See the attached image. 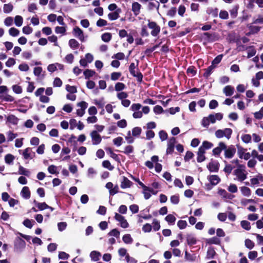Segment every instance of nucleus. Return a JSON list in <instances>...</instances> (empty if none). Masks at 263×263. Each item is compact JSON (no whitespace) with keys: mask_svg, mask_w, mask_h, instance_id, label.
<instances>
[{"mask_svg":"<svg viewBox=\"0 0 263 263\" xmlns=\"http://www.w3.org/2000/svg\"><path fill=\"white\" fill-rule=\"evenodd\" d=\"M215 251L212 248H209L207 251L206 258L208 259L213 258L215 255Z\"/></svg>","mask_w":263,"mask_h":263,"instance_id":"41","label":"nucleus"},{"mask_svg":"<svg viewBox=\"0 0 263 263\" xmlns=\"http://www.w3.org/2000/svg\"><path fill=\"white\" fill-rule=\"evenodd\" d=\"M142 129L139 127H135L132 130V135L134 136H138L141 133Z\"/></svg>","mask_w":263,"mask_h":263,"instance_id":"56","label":"nucleus"},{"mask_svg":"<svg viewBox=\"0 0 263 263\" xmlns=\"http://www.w3.org/2000/svg\"><path fill=\"white\" fill-rule=\"evenodd\" d=\"M125 88V85L123 83L118 82L115 86V90L117 91H121Z\"/></svg>","mask_w":263,"mask_h":263,"instance_id":"51","label":"nucleus"},{"mask_svg":"<svg viewBox=\"0 0 263 263\" xmlns=\"http://www.w3.org/2000/svg\"><path fill=\"white\" fill-rule=\"evenodd\" d=\"M73 35L81 42L85 41L84 35L83 30L78 26H76L73 28L72 30Z\"/></svg>","mask_w":263,"mask_h":263,"instance_id":"8","label":"nucleus"},{"mask_svg":"<svg viewBox=\"0 0 263 263\" xmlns=\"http://www.w3.org/2000/svg\"><path fill=\"white\" fill-rule=\"evenodd\" d=\"M122 240L126 244H131L133 241V239L130 235L128 234L124 235L123 236Z\"/></svg>","mask_w":263,"mask_h":263,"instance_id":"30","label":"nucleus"},{"mask_svg":"<svg viewBox=\"0 0 263 263\" xmlns=\"http://www.w3.org/2000/svg\"><path fill=\"white\" fill-rule=\"evenodd\" d=\"M209 180L212 185H216L220 181L219 177L217 175H211L209 177Z\"/></svg>","mask_w":263,"mask_h":263,"instance_id":"25","label":"nucleus"},{"mask_svg":"<svg viewBox=\"0 0 263 263\" xmlns=\"http://www.w3.org/2000/svg\"><path fill=\"white\" fill-rule=\"evenodd\" d=\"M111 34L108 32L104 33L101 35V39L104 42H109L111 40Z\"/></svg>","mask_w":263,"mask_h":263,"instance_id":"31","label":"nucleus"},{"mask_svg":"<svg viewBox=\"0 0 263 263\" xmlns=\"http://www.w3.org/2000/svg\"><path fill=\"white\" fill-rule=\"evenodd\" d=\"M148 27L152 29L151 35L153 36H157L160 32V27L155 22L148 21Z\"/></svg>","mask_w":263,"mask_h":263,"instance_id":"3","label":"nucleus"},{"mask_svg":"<svg viewBox=\"0 0 263 263\" xmlns=\"http://www.w3.org/2000/svg\"><path fill=\"white\" fill-rule=\"evenodd\" d=\"M66 89L71 93H74L77 92V88L74 86L67 85L66 86Z\"/></svg>","mask_w":263,"mask_h":263,"instance_id":"58","label":"nucleus"},{"mask_svg":"<svg viewBox=\"0 0 263 263\" xmlns=\"http://www.w3.org/2000/svg\"><path fill=\"white\" fill-rule=\"evenodd\" d=\"M36 206L38 209L41 210H44L49 208V205H48L45 202H37L35 201H34Z\"/></svg>","mask_w":263,"mask_h":263,"instance_id":"35","label":"nucleus"},{"mask_svg":"<svg viewBox=\"0 0 263 263\" xmlns=\"http://www.w3.org/2000/svg\"><path fill=\"white\" fill-rule=\"evenodd\" d=\"M165 219V220L168 223H169L171 224H174L175 223V221L176 220L175 217L172 214H169L167 216H166Z\"/></svg>","mask_w":263,"mask_h":263,"instance_id":"43","label":"nucleus"},{"mask_svg":"<svg viewBox=\"0 0 263 263\" xmlns=\"http://www.w3.org/2000/svg\"><path fill=\"white\" fill-rule=\"evenodd\" d=\"M107 21L102 18H99L96 23L97 26L99 27L105 26L107 25Z\"/></svg>","mask_w":263,"mask_h":263,"instance_id":"61","label":"nucleus"},{"mask_svg":"<svg viewBox=\"0 0 263 263\" xmlns=\"http://www.w3.org/2000/svg\"><path fill=\"white\" fill-rule=\"evenodd\" d=\"M245 243L246 248L250 250L252 249L254 247V243L249 239H246Z\"/></svg>","mask_w":263,"mask_h":263,"instance_id":"49","label":"nucleus"},{"mask_svg":"<svg viewBox=\"0 0 263 263\" xmlns=\"http://www.w3.org/2000/svg\"><path fill=\"white\" fill-rule=\"evenodd\" d=\"M211 123L210 119L208 117H203L201 121V125L203 127L208 128Z\"/></svg>","mask_w":263,"mask_h":263,"instance_id":"46","label":"nucleus"},{"mask_svg":"<svg viewBox=\"0 0 263 263\" xmlns=\"http://www.w3.org/2000/svg\"><path fill=\"white\" fill-rule=\"evenodd\" d=\"M213 146V144L211 142H210L207 141H204L202 142V145L199 147V149L204 151L205 152V151L206 149H210Z\"/></svg>","mask_w":263,"mask_h":263,"instance_id":"20","label":"nucleus"},{"mask_svg":"<svg viewBox=\"0 0 263 263\" xmlns=\"http://www.w3.org/2000/svg\"><path fill=\"white\" fill-rule=\"evenodd\" d=\"M256 51L255 49V48H254L252 47H250L248 49V58H250L251 57H252L256 54Z\"/></svg>","mask_w":263,"mask_h":263,"instance_id":"57","label":"nucleus"},{"mask_svg":"<svg viewBox=\"0 0 263 263\" xmlns=\"http://www.w3.org/2000/svg\"><path fill=\"white\" fill-rule=\"evenodd\" d=\"M223 118V115L221 113L218 112L214 114H210L208 116V118L210 119L211 123L214 124L216 122V120L220 121Z\"/></svg>","mask_w":263,"mask_h":263,"instance_id":"14","label":"nucleus"},{"mask_svg":"<svg viewBox=\"0 0 263 263\" xmlns=\"http://www.w3.org/2000/svg\"><path fill=\"white\" fill-rule=\"evenodd\" d=\"M21 194L24 198L29 199L30 197V192L29 187L27 186L23 187L21 191Z\"/></svg>","mask_w":263,"mask_h":263,"instance_id":"22","label":"nucleus"},{"mask_svg":"<svg viewBox=\"0 0 263 263\" xmlns=\"http://www.w3.org/2000/svg\"><path fill=\"white\" fill-rule=\"evenodd\" d=\"M228 190L232 193H236L238 191L237 186L235 184H230L228 188Z\"/></svg>","mask_w":263,"mask_h":263,"instance_id":"60","label":"nucleus"},{"mask_svg":"<svg viewBox=\"0 0 263 263\" xmlns=\"http://www.w3.org/2000/svg\"><path fill=\"white\" fill-rule=\"evenodd\" d=\"M240 190L243 196L249 197L251 195V190L247 186H243L240 187Z\"/></svg>","mask_w":263,"mask_h":263,"instance_id":"24","label":"nucleus"},{"mask_svg":"<svg viewBox=\"0 0 263 263\" xmlns=\"http://www.w3.org/2000/svg\"><path fill=\"white\" fill-rule=\"evenodd\" d=\"M176 142V138L174 137H171L167 141L166 154H171L174 152L175 144Z\"/></svg>","mask_w":263,"mask_h":263,"instance_id":"11","label":"nucleus"},{"mask_svg":"<svg viewBox=\"0 0 263 263\" xmlns=\"http://www.w3.org/2000/svg\"><path fill=\"white\" fill-rule=\"evenodd\" d=\"M18 173L20 175H24L27 177H29L31 174V172L29 170L24 167L21 165H20L18 167Z\"/></svg>","mask_w":263,"mask_h":263,"instance_id":"21","label":"nucleus"},{"mask_svg":"<svg viewBox=\"0 0 263 263\" xmlns=\"http://www.w3.org/2000/svg\"><path fill=\"white\" fill-rule=\"evenodd\" d=\"M9 33L12 36H17L20 33L19 30L14 27H12L9 30Z\"/></svg>","mask_w":263,"mask_h":263,"instance_id":"42","label":"nucleus"},{"mask_svg":"<svg viewBox=\"0 0 263 263\" xmlns=\"http://www.w3.org/2000/svg\"><path fill=\"white\" fill-rule=\"evenodd\" d=\"M133 151L134 147L132 145H128L124 148V150L123 151V152L125 154L128 155L130 153H132Z\"/></svg>","mask_w":263,"mask_h":263,"instance_id":"63","label":"nucleus"},{"mask_svg":"<svg viewBox=\"0 0 263 263\" xmlns=\"http://www.w3.org/2000/svg\"><path fill=\"white\" fill-rule=\"evenodd\" d=\"M224 151L225 157L229 159L232 158L236 153V149L232 145L227 147Z\"/></svg>","mask_w":263,"mask_h":263,"instance_id":"12","label":"nucleus"},{"mask_svg":"<svg viewBox=\"0 0 263 263\" xmlns=\"http://www.w3.org/2000/svg\"><path fill=\"white\" fill-rule=\"evenodd\" d=\"M227 148V145L224 143L220 142L219 143L217 147L213 149V154L215 156H219L222 150Z\"/></svg>","mask_w":263,"mask_h":263,"instance_id":"13","label":"nucleus"},{"mask_svg":"<svg viewBox=\"0 0 263 263\" xmlns=\"http://www.w3.org/2000/svg\"><path fill=\"white\" fill-rule=\"evenodd\" d=\"M7 121L13 125H16L18 123V119L14 115H10L7 118Z\"/></svg>","mask_w":263,"mask_h":263,"instance_id":"27","label":"nucleus"},{"mask_svg":"<svg viewBox=\"0 0 263 263\" xmlns=\"http://www.w3.org/2000/svg\"><path fill=\"white\" fill-rule=\"evenodd\" d=\"M215 68V66L211 65L208 68L205 70V72L203 74L204 77L208 78L211 74L213 70Z\"/></svg>","mask_w":263,"mask_h":263,"instance_id":"48","label":"nucleus"},{"mask_svg":"<svg viewBox=\"0 0 263 263\" xmlns=\"http://www.w3.org/2000/svg\"><path fill=\"white\" fill-rule=\"evenodd\" d=\"M247 174L246 167L243 165H239V167L234 171V175L236 176L235 179L240 182L244 181L247 178Z\"/></svg>","mask_w":263,"mask_h":263,"instance_id":"1","label":"nucleus"},{"mask_svg":"<svg viewBox=\"0 0 263 263\" xmlns=\"http://www.w3.org/2000/svg\"><path fill=\"white\" fill-rule=\"evenodd\" d=\"M133 183L127 178L125 177H123V179L121 183V187L122 189L129 188Z\"/></svg>","mask_w":263,"mask_h":263,"instance_id":"18","label":"nucleus"},{"mask_svg":"<svg viewBox=\"0 0 263 263\" xmlns=\"http://www.w3.org/2000/svg\"><path fill=\"white\" fill-rule=\"evenodd\" d=\"M232 134V130L230 128H226L224 129H218L215 133V135L217 138L220 139L226 137L227 139H230Z\"/></svg>","mask_w":263,"mask_h":263,"instance_id":"2","label":"nucleus"},{"mask_svg":"<svg viewBox=\"0 0 263 263\" xmlns=\"http://www.w3.org/2000/svg\"><path fill=\"white\" fill-rule=\"evenodd\" d=\"M185 258L188 261H194L196 260V256L194 254H190L187 251H185Z\"/></svg>","mask_w":263,"mask_h":263,"instance_id":"39","label":"nucleus"},{"mask_svg":"<svg viewBox=\"0 0 263 263\" xmlns=\"http://www.w3.org/2000/svg\"><path fill=\"white\" fill-rule=\"evenodd\" d=\"M205 152L203 151L199 148L198 152L197 153V160L198 162H203L205 159V157L204 156Z\"/></svg>","mask_w":263,"mask_h":263,"instance_id":"26","label":"nucleus"},{"mask_svg":"<svg viewBox=\"0 0 263 263\" xmlns=\"http://www.w3.org/2000/svg\"><path fill=\"white\" fill-rule=\"evenodd\" d=\"M89 256L91 260L93 261H97L100 259L101 256V254L98 251H92L90 252Z\"/></svg>","mask_w":263,"mask_h":263,"instance_id":"19","label":"nucleus"},{"mask_svg":"<svg viewBox=\"0 0 263 263\" xmlns=\"http://www.w3.org/2000/svg\"><path fill=\"white\" fill-rule=\"evenodd\" d=\"M34 221L29 219H26L23 221V224L27 228L31 229L33 227Z\"/></svg>","mask_w":263,"mask_h":263,"instance_id":"52","label":"nucleus"},{"mask_svg":"<svg viewBox=\"0 0 263 263\" xmlns=\"http://www.w3.org/2000/svg\"><path fill=\"white\" fill-rule=\"evenodd\" d=\"M7 140L8 142L12 141L17 137V134L13 133L11 131H9L6 133Z\"/></svg>","mask_w":263,"mask_h":263,"instance_id":"40","label":"nucleus"},{"mask_svg":"<svg viewBox=\"0 0 263 263\" xmlns=\"http://www.w3.org/2000/svg\"><path fill=\"white\" fill-rule=\"evenodd\" d=\"M241 139L243 142L248 143L251 142V136L249 134H245L241 136Z\"/></svg>","mask_w":263,"mask_h":263,"instance_id":"62","label":"nucleus"},{"mask_svg":"<svg viewBox=\"0 0 263 263\" xmlns=\"http://www.w3.org/2000/svg\"><path fill=\"white\" fill-rule=\"evenodd\" d=\"M102 165L104 167L111 171L114 169V166H112L110 162L108 160H105L102 162Z\"/></svg>","mask_w":263,"mask_h":263,"instance_id":"55","label":"nucleus"},{"mask_svg":"<svg viewBox=\"0 0 263 263\" xmlns=\"http://www.w3.org/2000/svg\"><path fill=\"white\" fill-rule=\"evenodd\" d=\"M207 13L212 15L214 17H216L218 15V9L216 8H208L207 11Z\"/></svg>","mask_w":263,"mask_h":263,"instance_id":"34","label":"nucleus"},{"mask_svg":"<svg viewBox=\"0 0 263 263\" xmlns=\"http://www.w3.org/2000/svg\"><path fill=\"white\" fill-rule=\"evenodd\" d=\"M240 224L241 227L246 230L249 231L251 229L250 223L248 221L242 220L241 221Z\"/></svg>","mask_w":263,"mask_h":263,"instance_id":"44","label":"nucleus"},{"mask_svg":"<svg viewBox=\"0 0 263 263\" xmlns=\"http://www.w3.org/2000/svg\"><path fill=\"white\" fill-rule=\"evenodd\" d=\"M95 71L89 70V69H86L84 71V75L85 76V79H88L90 77H92L95 74Z\"/></svg>","mask_w":263,"mask_h":263,"instance_id":"50","label":"nucleus"},{"mask_svg":"<svg viewBox=\"0 0 263 263\" xmlns=\"http://www.w3.org/2000/svg\"><path fill=\"white\" fill-rule=\"evenodd\" d=\"M55 32L57 34H64L66 32V28L64 27L57 26L55 28Z\"/></svg>","mask_w":263,"mask_h":263,"instance_id":"54","label":"nucleus"},{"mask_svg":"<svg viewBox=\"0 0 263 263\" xmlns=\"http://www.w3.org/2000/svg\"><path fill=\"white\" fill-rule=\"evenodd\" d=\"M26 247V242L22 239L17 237L14 242V249L17 252H21Z\"/></svg>","mask_w":263,"mask_h":263,"instance_id":"6","label":"nucleus"},{"mask_svg":"<svg viewBox=\"0 0 263 263\" xmlns=\"http://www.w3.org/2000/svg\"><path fill=\"white\" fill-rule=\"evenodd\" d=\"M129 70L131 74L137 78L138 81L141 82L142 80V75L140 72L136 71V66L134 63L130 64Z\"/></svg>","mask_w":263,"mask_h":263,"instance_id":"9","label":"nucleus"},{"mask_svg":"<svg viewBox=\"0 0 263 263\" xmlns=\"http://www.w3.org/2000/svg\"><path fill=\"white\" fill-rule=\"evenodd\" d=\"M143 189V194L144 195V198L145 199H148L151 197V194L150 192L149 191V187L145 185V188H142Z\"/></svg>","mask_w":263,"mask_h":263,"instance_id":"37","label":"nucleus"},{"mask_svg":"<svg viewBox=\"0 0 263 263\" xmlns=\"http://www.w3.org/2000/svg\"><path fill=\"white\" fill-rule=\"evenodd\" d=\"M121 76V73L120 72H114L110 74V79L112 81H117L119 79Z\"/></svg>","mask_w":263,"mask_h":263,"instance_id":"47","label":"nucleus"},{"mask_svg":"<svg viewBox=\"0 0 263 263\" xmlns=\"http://www.w3.org/2000/svg\"><path fill=\"white\" fill-rule=\"evenodd\" d=\"M122 10L121 8H118L112 12L108 14V18L110 21H115L117 20L120 17V14L121 13Z\"/></svg>","mask_w":263,"mask_h":263,"instance_id":"15","label":"nucleus"},{"mask_svg":"<svg viewBox=\"0 0 263 263\" xmlns=\"http://www.w3.org/2000/svg\"><path fill=\"white\" fill-rule=\"evenodd\" d=\"M18 152L22 154L25 160L31 159L35 156V153L32 152V149L30 147H27L22 150H19Z\"/></svg>","mask_w":263,"mask_h":263,"instance_id":"4","label":"nucleus"},{"mask_svg":"<svg viewBox=\"0 0 263 263\" xmlns=\"http://www.w3.org/2000/svg\"><path fill=\"white\" fill-rule=\"evenodd\" d=\"M23 22V18L20 15H16L14 18V23L17 27H20L22 25Z\"/></svg>","mask_w":263,"mask_h":263,"instance_id":"36","label":"nucleus"},{"mask_svg":"<svg viewBox=\"0 0 263 263\" xmlns=\"http://www.w3.org/2000/svg\"><path fill=\"white\" fill-rule=\"evenodd\" d=\"M69 45L72 49H77L79 46V42L75 39H70L69 41Z\"/></svg>","mask_w":263,"mask_h":263,"instance_id":"33","label":"nucleus"},{"mask_svg":"<svg viewBox=\"0 0 263 263\" xmlns=\"http://www.w3.org/2000/svg\"><path fill=\"white\" fill-rule=\"evenodd\" d=\"M14 160V157L11 154H7L5 157V162L9 164L12 163Z\"/></svg>","mask_w":263,"mask_h":263,"instance_id":"38","label":"nucleus"},{"mask_svg":"<svg viewBox=\"0 0 263 263\" xmlns=\"http://www.w3.org/2000/svg\"><path fill=\"white\" fill-rule=\"evenodd\" d=\"M234 92V88L231 85H227L223 89V92L226 96L230 97Z\"/></svg>","mask_w":263,"mask_h":263,"instance_id":"17","label":"nucleus"},{"mask_svg":"<svg viewBox=\"0 0 263 263\" xmlns=\"http://www.w3.org/2000/svg\"><path fill=\"white\" fill-rule=\"evenodd\" d=\"M12 90L13 92L16 94H20L22 92V88L17 85H14L12 86Z\"/></svg>","mask_w":263,"mask_h":263,"instance_id":"53","label":"nucleus"},{"mask_svg":"<svg viewBox=\"0 0 263 263\" xmlns=\"http://www.w3.org/2000/svg\"><path fill=\"white\" fill-rule=\"evenodd\" d=\"M223 57L222 54L217 55L212 61V65L215 66V67L221 61Z\"/></svg>","mask_w":263,"mask_h":263,"instance_id":"45","label":"nucleus"},{"mask_svg":"<svg viewBox=\"0 0 263 263\" xmlns=\"http://www.w3.org/2000/svg\"><path fill=\"white\" fill-rule=\"evenodd\" d=\"M115 219L120 223V226L123 228H127L129 227V224L125 217L122 215L116 213Z\"/></svg>","mask_w":263,"mask_h":263,"instance_id":"7","label":"nucleus"},{"mask_svg":"<svg viewBox=\"0 0 263 263\" xmlns=\"http://www.w3.org/2000/svg\"><path fill=\"white\" fill-rule=\"evenodd\" d=\"M159 136L161 141H164L167 138V134L164 130H160L159 132Z\"/></svg>","mask_w":263,"mask_h":263,"instance_id":"64","label":"nucleus"},{"mask_svg":"<svg viewBox=\"0 0 263 263\" xmlns=\"http://www.w3.org/2000/svg\"><path fill=\"white\" fill-rule=\"evenodd\" d=\"M13 6L10 3L4 4L3 6V11L5 13H10L13 10Z\"/></svg>","mask_w":263,"mask_h":263,"instance_id":"28","label":"nucleus"},{"mask_svg":"<svg viewBox=\"0 0 263 263\" xmlns=\"http://www.w3.org/2000/svg\"><path fill=\"white\" fill-rule=\"evenodd\" d=\"M186 240L189 245H193L196 243V239L192 235H188L186 237Z\"/></svg>","mask_w":263,"mask_h":263,"instance_id":"32","label":"nucleus"},{"mask_svg":"<svg viewBox=\"0 0 263 263\" xmlns=\"http://www.w3.org/2000/svg\"><path fill=\"white\" fill-rule=\"evenodd\" d=\"M141 5L138 2H134L132 5V10L135 16H137L140 13Z\"/></svg>","mask_w":263,"mask_h":263,"instance_id":"16","label":"nucleus"},{"mask_svg":"<svg viewBox=\"0 0 263 263\" xmlns=\"http://www.w3.org/2000/svg\"><path fill=\"white\" fill-rule=\"evenodd\" d=\"M77 106L80 107L76 111L77 115L79 117H82L85 113V109L88 107V103L85 101H81L77 103Z\"/></svg>","mask_w":263,"mask_h":263,"instance_id":"5","label":"nucleus"},{"mask_svg":"<svg viewBox=\"0 0 263 263\" xmlns=\"http://www.w3.org/2000/svg\"><path fill=\"white\" fill-rule=\"evenodd\" d=\"M94 103L99 108H103L105 102L104 98H101L99 99H96L94 100Z\"/></svg>","mask_w":263,"mask_h":263,"instance_id":"29","label":"nucleus"},{"mask_svg":"<svg viewBox=\"0 0 263 263\" xmlns=\"http://www.w3.org/2000/svg\"><path fill=\"white\" fill-rule=\"evenodd\" d=\"M90 135L92 139V143L93 145H98L100 143L102 138L101 135L97 130L92 131Z\"/></svg>","mask_w":263,"mask_h":263,"instance_id":"10","label":"nucleus"},{"mask_svg":"<svg viewBox=\"0 0 263 263\" xmlns=\"http://www.w3.org/2000/svg\"><path fill=\"white\" fill-rule=\"evenodd\" d=\"M118 254L121 257L125 256L126 257L127 255H129V254L127 252V250L125 248H122L118 250Z\"/></svg>","mask_w":263,"mask_h":263,"instance_id":"59","label":"nucleus"},{"mask_svg":"<svg viewBox=\"0 0 263 263\" xmlns=\"http://www.w3.org/2000/svg\"><path fill=\"white\" fill-rule=\"evenodd\" d=\"M208 167L210 172H217L219 168V164L216 162H211L209 163Z\"/></svg>","mask_w":263,"mask_h":263,"instance_id":"23","label":"nucleus"}]
</instances>
